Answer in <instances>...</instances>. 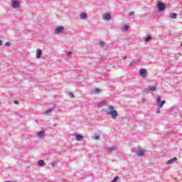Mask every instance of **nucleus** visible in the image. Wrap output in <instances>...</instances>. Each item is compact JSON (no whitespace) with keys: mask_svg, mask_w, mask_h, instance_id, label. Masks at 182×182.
<instances>
[{"mask_svg":"<svg viewBox=\"0 0 182 182\" xmlns=\"http://www.w3.org/2000/svg\"><path fill=\"white\" fill-rule=\"evenodd\" d=\"M105 45H106V43H105V41H101L100 42V46H101V48H105Z\"/></svg>","mask_w":182,"mask_h":182,"instance_id":"nucleus-21","label":"nucleus"},{"mask_svg":"<svg viewBox=\"0 0 182 182\" xmlns=\"http://www.w3.org/2000/svg\"><path fill=\"white\" fill-rule=\"evenodd\" d=\"M117 146H113L109 148H107V151H117Z\"/></svg>","mask_w":182,"mask_h":182,"instance_id":"nucleus-9","label":"nucleus"},{"mask_svg":"<svg viewBox=\"0 0 182 182\" xmlns=\"http://www.w3.org/2000/svg\"><path fill=\"white\" fill-rule=\"evenodd\" d=\"M38 164L39 167H43V166H45V161L39 160L38 162Z\"/></svg>","mask_w":182,"mask_h":182,"instance_id":"nucleus-17","label":"nucleus"},{"mask_svg":"<svg viewBox=\"0 0 182 182\" xmlns=\"http://www.w3.org/2000/svg\"><path fill=\"white\" fill-rule=\"evenodd\" d=\"M170 18L171 19H177V14L176 13H172L170 14Z\"/></svg>","mask_w":182,"mask_h":182,"instance_id":"nucleus-18","label":"nucleus"},{"mask_svg":"<svg viewBox=\"0 0 182 182\" xmlns=\"http://www.w3.org/2000/svg\"><path fill=\"white\" fill-rule=\"evenodd\" d=\"M38 136L40 139H42L45 136V131H40L38 132Z\"/></svg>","mask_w":182,"mask_h":182,"instance_id":"nucleus-15","label":"nucleus"},{"mask_svg":"<svg viewBox=\"0 0 182 182\" xmlns=\"http://www.w3.org/2000/svg\"><path fill=\"white\" fill-rule=\"evenodd\" d=\"M122 31H129V26L124 25L122 28Z\"/></svg>","mask_w":182,"mask_h":182,"instance_id":"nucleus-22","label":"nucleus"},{"mask_svg":"<svg viewBox=\"0 0 182 182\" xmlns=\"http://www.w3.org/2000/svg\"><path fill=\"white\" fill-rule=\"evenodd\" d=\"M92 92H93V93H94L95 95H97V94L100 93V89H99V88H95Z\"/></svg>","mask_w":182,"mask_h":182,"instance_id":"nucleus-20","label":"nucleus"},{"mask_svg":"<svg viewBox=\"0 0 182 182\" xmlns=\"http://www.w3.org/2000/svg\"><path fill=\"white\" fill-rule=\"evenodd\" d=\"M4 182H12V181H4Z\"/></svg>","mask_w":182,"mask_h":182,"instance_id":"nucleus-35","label":"nucleus"},{"mask_svg":"<svg viewBox=\"0 0 182 182\" xmlns=\"http://www.w3.org/2000/svg\"><path fill=\"white\" fill-rule=\"evenodd\" d=\"M133 65V63H131L130 64H129V67H131V66H132Z\"/></svg>","mask_w":182,"mask_h":182,"instance_id":"nucleus-34","label":"nucleus"},{"mask_svg":"<svg viewBox=\"0 0 182 182\" xmlns=\"http://www.w3.org/2000/svg\"><path fill=\"white\" fill-rule=\"evenodd\" d=\"M117 180H119V176H115L113 180L112 181V182H117Z\"/></svg>","mask_w":182,"mask_h":182,"instance_id":"nucleus-23","label":"nucleus"},{"mask_svg":"<svg viewBox=\"0 0 182 182\" xmlns=\"http://www.w3.org/2000/svg\"><path fill=\"white\" fill-rule=\"evenodd\" d=\"M105 113L109 116H111L112 119L113 120H116L117 117H119V113H117V111L114 109V107L109 105L108 107V110H105Z\"/></svg>","mask_w":182,"mask_h":182,"instance_id":"nucleus-1","label":"nucleus"},{"mask_svg":"<svg viewBox=\"0 0 182 182\" xmlns=\"http://www.w3.org/2000/svg\"><path fill=\"white\" fill-rule=\"evenodd\" d=\"M126 59H127V56H124V57H123V60H126Z\"/></svg>","mask_w":182,"mask_h":182,"instance_id":"nucleus-32","label":"nucleus"},{"mask_svg":"<svg viewBox=\"0 0 182 182\" xmlns=\"http://www.w3.org/2000/svg\"><path fill=\"white\" fill-rule=\"evenodd\" d=\"M5 46H7V47L11 46V42H9V41L6 42Z\"/></svg>","mask_w":182,"mask_h":182,"instance_id":"nucleus-26","label":"nucleus"},{"mask_svg":"<svg viewBox=\"0 0 182 182\" xmlns=\"http://www.w3.org/2000/svg\"><path fill=\"white\" fill-rule=\"evenodd\" d=\"M53 112V107L48 108V109L45 111V114H49V113H51Z\"/></svg>","mask_w":182,"mask_h":182,"instance_id":"nucleus-19","label":"nucleus"},{"mask_svg":"<svg viewBox=\"0 0 182 182\" xmlns=\"http://www.w3.org/2000/svg\"><path fill=\"white\" fill-rule=\"evenodd\" d=\"M14 104H15V105H19V101H18V100H14Z\"/></svg>","mask_w":182,"mask_h":182,"instance_id":"nucleus-29","label":"nucleus"},{"mask_svg":"<svg viewBox=\"0 0 182 182\" xmlns=\"http://www.w3.org/2000/svg\"><path fill=\"white\" fill-rule=\"evenodd\" d=\"M63 31H65V27H63V26H59L55 28V33H56V34L62 33V32H63Z\"/></svg>","mask_w":182,"mask_h":182,"instance_id":"nucleus-7","label":"nucleus"},{"mask_svg":"<svg viewBox=\"0 0 182 182\" xmlns=\"http://www.w3.org/2000/svg\"><path fill=\"white\" fill-rule=\"evenodd\" d=\"M83 136L82 134H76L75 135V139L77 140V141H80V140H82L83 139Z\"/></svg>","mask_w":182,"mask_h":182,"instance_id":"nucleus-14","label":"nucleus"},{"mask_svg":"<svg viewBox=\"0 0 182 182\" xmlns=\"http://www.w3.org/2000/svg\"><path fill=\"white\" fill-rule=\"evenodd\" d=\"M80 19H87V14L86 13H81L80 14Z\"/></svg>","mask_w":182,"mask_h":182,"instance_id":"nucleus-13","label":"nucleus"},{"mask_svg":"<svg viewBox=\"0 0 182 182\" xmlns=\"http://www.w3.org/2000/svg\"><path fill=\"white\" fill-rule=\"evenodd\" d=\"M95 140H99V139H100V136L99 135H95Z\"/></svg>","mask_w":182,"mask_h":182,"instance_id":"nucleus-28","label":"nucleus"},{"mask_svg":"<svg viewBox=\"0 0 182 182\" xmlns=\"http://www.w3.org/2000/svg\"><path fill=\"white\" fill-rule=\"evenodd\" d=\"M105 21H110L112 19V15L110 14H107L103 16Z\"/></svg>","mask_w":182,"mask_h":182,"instance_id":"nucleus-12","label":"nucleus"},{"mask_svg":"<svg viewBox=\"0 0 182 182\" xmlns=\"http://www.w3.org/2000/svg\"><path fill=\"white\" fill-rule=\"evenodd\" d=\"M157 90V87L156 86H152L151 87H146L145 88L143 92L145 93H147L149 92H156Z\"/></svg>","mask_w":182,"mask_h":182,"instance_id":"nucleus-6","label":"nucleus"},{"mask_svg":"<svg viewBox=\"0 0 182 182\" xmlns=\"http://www.w3.org/2000/svg\"><path fill=\"white\" fill-rule=\"evenodd\" d=\"M156 113H157L158 114L161 113L160 108H159V109L156 110Z\"/></svg>","mask_w":182,"mask_h":182,"instance_id":"nucleus-30","label":"nucleus"},{"mask_svg":"<svg viewBox=\"0 0 182 182\" xmlns=\"http://www.w3.org/2000/svg\"><path fill=\"white\" fill-rule=\"evenodd\" d=\"M156 6L158 8L159 12H163V11H164V9H166V4H164L161 1H159Z\"/></svg>","mask_w":182,"mask_h":182,"instance_id":"nucleus-4","label":"nucleus"},{"mask_svg":"<svg viewBox=\"0 0 182 182\" xmlns=\"http://www.w3.org/2000/svg\"><path fill=\"white\" fill-rule=\"evenodd\" d=\"M164 105H166V100H162L161 101V97H157V98H156V106H158V107L159 109H161V107H163V106H164Z\"/></svg>","mask_w":182,"mask_h":182,"instance_id":"nucleus-3","label":"nucleus"},{"mask_svg":"<svg viewBox=\"0 0 182 182\" xmlns=\"http://www.w3.org/2000/svg\"><path fill=\"white\" fill-rule=\"evenodd\" d=\"M152 37L150 35H147L145 38H144V41L145 42H150V41H151Z\"/></svg>","mask_w":182,"mask_h":182,"instance_id":"nucleus-16","label":"nucleus"},{"mask_svg":"<svg viewBox=\"0 0 182 182\" xmlns=\"http://www.w3.org/2000/svg\"><path fill=\"white\" fill-rule=\"evenodd\" d=\"M41 56H42V50L38 48L37 49V51H36V58L41 59Z\"/></svg>","mask_w":182,"mask_h":182,"instance_id":"nucleus-10","label":"nucleus"},{"mask_svg":"<svg viewBox=\"0 0 182 182\" xmlns=\"http://www.w3.org/2000/svg\"><path fill=\"white\" fill-rule=\"evenodd\" d=\"M106 103V102H105V101H101L100 102V105H105Z\"/></svg>","mask_w":182,"mask_h":182,"instance_id":"nucleus-31","label":"nucleus"},{"mask_svg":"<svg viewBox=\"0 0 182 182\" xmlns=\"http://www.w3.org/2000/svg\"><path fill=\"white\" fill-rule=\"evenodd\" d=\"M134 15V11H130L129 13V16H133Z\"/></svg>","mask_w":182,"mask_h":182,"instance_id":"nucleus-27","label":"nucleus"},{"mask_svg":"<svg viewBox=\"0 0 182 182\" xmlns=\"http://www.w3.org/2000/svg\"><path fill=\"white\" fill-rule=\"evenodd\" d=\"M11 5H12V7L14 9H18V8H19L20 5H21V3L19 2V1L18 0H13L11 1Z\"/></svg>","mask_w":182,"mask_h":182,"instance_id":"nucleus-5","label":"nucleus"},{"mask_svg":"<svg viewBox=\"0 0 182 182\" xmlns=\"http://www.w3.org/2000/svg\"><path fill=\"white\" fill-rule=\"evenodd\" d=\"M72 55H73V53H72L71 51H69L68 53L67 54V56L68 58H70V56H72Z\"/></svg>","mask_w":182,"mask_h":182,"instance_id":"nucleus-24","label":"nucleus"},{"mask_svg":"<svg viewBox=\"0 0 182 182\" xmlns=\"http://www.w3.org/2000/svg\"><path fill=\"white\" fill-rule=\"evenodd\" d=\"M139 75L143 77L144 79L145 77H147V70L146 69H140L139 70Z\"/></svg>","mask_w":182,"mask_h":182,"instance_id":"nucleus-8","label":"nucleus"},{"mask_svg":"<svg viewBox=\"0 0 182 182\" xmlns=\"http://www.w3.org/2000/svg\"><path fill=\"white\" fill-rule=\"evenodd\" d=\"M0 46H2V41L0 40Z\"/></svg>","mask_w":182,"mask_h":182,"instance_id":"nucleus-33","label":"nucleus"},{"mask_svg":"<svg viewBox=\"0 0 182 182\" xmlns=\"http://www.w3.org/2000/svg\"><path fill=\"white\" fill-rule=\"evenodd\" d=\"M177 161V157H173L171 159H169L167 162L166 164H173L174 162Z\"/></svg>","mask_w":182,"mask_h":182,"instance_id":"nucleus-11","label":"nucleus"},{"mask_svg":"<svg viewBox=\"0 0 182 182\" xmlns=\"http://www.w3.org/2000/svg\"><path fill=\"white\" fill-rule=\"evenodd\" d=\"M68 96L70 97H75V95H73V92H68Z\"/></svg>","mask_w":182,"mask_h":182,"instance_id":"nucleus-25","label":"nucleus"},{"mask_svg":"<svg viewBox=\"0 0 182 182\" xmlns=\"http://www.w3.org/2000/svg\"><path fill=\"white\" fill-rule=\"evenodd\" d=\"M146 153V150L141 149V147L138 146L136 149V154L138 157H143Z\"/></svg>","mask_w":182,"mask_h":182,"instance_id":"nucleus-2","label":"nucleus"}]
</instances>
